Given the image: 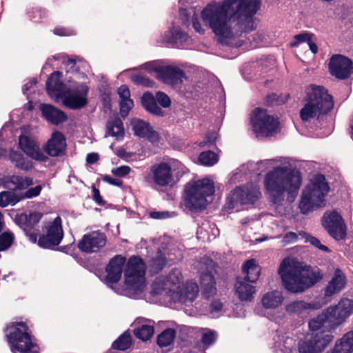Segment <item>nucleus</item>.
<instances>
[{
    "label": "nucleus",
    "mask_w": 353,
    "mask_h": 353,
    "mask_svg": "<svg viewBox=\"0 0 353 353\" xmlns=\"http://www.w3.org/2000/svg\"><path fill=\"white\" fill-rule=\"evenodd\" d=\"M260 7V0L214 1L203 9L201 17L220 43L233 46L235 45L233 41L243 32L255 30L254 16Z\"/></svg>",
    "instance_id": "nucleus-1"
},
{
    "label": "nucleus",
    "mask_w": 353,
    "mask_h": 353,
    "mask_svg": "<svg viewBox=\"0 0 353 353\" xmlns=\"http://www.w3.org/2000/svg\"><path fill=\"white\" fill-rule=\"evenodd\" d=\"M302 177L299 171L285 167H276L267 173L264 179L265 188L270 201L281 205L286 199L289 203L294 201L301 185Z\"/></svg>",
    "instance_id": "nucleus-2"
},
{
    "label": "nucleus",
    "mask_w": 353,
    "mask_h": 353,
    "mask_svg": "<svg viewBox=\"0 0 353 353\" xmlns=\"http://www.w3.org/2000/svg\"><path fill=\"white\" fill-rule=\"evenodd\" d=\"M279 273L285 288L291 292H302L322 279L319 270H313L310 267L292 266L287 259L280 265Z\"/></svg>",
    "instance_id": "nucleus-3"
},
{
    "label": "nucleus",
    "mask_w": 353,
    "mask_h": 353,
    "mask_svg": "<svg viewBox=\"0 0 353 353\" xmlns=\"http://www.w3.org/2000/svg\"><path fill=\"white\" fill-rule=\"evenodd\" d=\"M330 320L326 311L309 321L312 333L308 339L299 343V353H321L325 350L333 339L329 332L335 329Z\"/></svg>",
    "instance_id": "nucleus-4"
},
{
    "label": "nucleus",
    "mask_w": 353,
    "mask_h": 353,
    "mask_svg": "<svg viewBox=\"0 0 353 353\" xmlns=\"http://www.w3.org/2000/svg\"><path fill=\"white\" fill-rule=\"evenodd\" d=\"M305 101L300 110V118L304 123L311 122L314 119L320 121L334 107L333 97L323 86L311 85Z\"/></svg>",
    "instance_id": "nucleus-5"
},
{
    "label": "nucleus",
    "mask_w": 353,
    "mask_h": 353,
    "mask_svg": "<svg viewBox=\"0 0 353 353\" xmlns=\"http://www.w3.org/2000/svg\"><path fill=\"white\" fill-rule=\"evenodd\" d=\"M214 191L213 181L208 178L190 181L185 186L183 205L192 212L204 210L208 203L207 198L212 196Z\"/></svg>",
    "instance_id": "nucleus-6"
},
{
    "label": "nucleus",
    "mask_w": 353,
    "mask_h": 353,
    "mask_svg": "<svg viewBox=\"0 0 353 353\" xmlns=\"http://www.w3.org/2000/svg\"><path fill=\"white\" fill-rule=\"evenodd\" d=\"M330 191V186L324 175L314 176L303 191L299 208L302 214L325 205V197Z\"/></svg>",
    "instance_id": "nucleus-7"
},
{
    "label": "nucleus",
    "mask_w": 353,
    "mask_h": 353,
    "mask_svg": "<svg viewBox=\"0 0 353 353\" xmlns=\"http://www.w3.org/2000/svg\"><path fill=\"white\" fill-rule=\"evenodd\" d=\"M6 337L12 353H39V347L32 342L28 325L14 322L6 328Z\"/></svg>",
    "instance_id": "nucleus-8"
},
{
    "label": "nucleus",
    "mask_w": 353,
    "mask_h": 353,
    "mask_svg": "<svg viewBox=\"0 0 353 353\" xmlns=\"http://www.w3.org/2000/svg\"><path fill=\"white\" fill-rule=\"evenodd\" d=\"M146 265L138 256H130L124 269L125 285L126 290L139 294L145 287Z\"/></svg>",
    "instance_id": "nucleus-9"
},
{
    "label": "nucleus",
    "mask_w": 353,
    "mask_h": 353,
    "mask_svg": "<svg viewBox=\"0 0 353 353\" xmlns=\"http://www.w3.org/2000/svg\"><path fill=\"white\" fill-rule=\"evenodd\" d=\"M261 197L259 185L247 183L234 188L227 198L226 205L230 210L236 209L239 206L254 204Z\"/></svg>",
    "instance_id": "nucleus-10"
},
{
    "label": "nucleus",
    "mask_w": 353,
    "mask_h": 353,
    "mask_svg": "<svg viewBox=\"0 0 353 353\" xmlns=\"http://www.w3.org/2000/svg\"><path fill=\"white\" fill-rule=\"evenodd\" d=\"M250 122L253 131L263 137L272 135L277 131L280 124L277 119L268 114L266 110L260 108L254 109Z\"/></svg>",
    "instance_id": "nucleus-11"
},
{
    "label": "nucleus",
    "mask_w": 353,
    "mask_h": 353,
    "mask_svg": "<svg viewBox=\"0 0 353 353\" xmlns=\"http://www.w3.org/2000/svg\"><path fill=\"white\" fill-rule=\"evenodd\" d=\"M63 234L62 220L57 216L45 226L43 234L37 237V244L42 248L53 250L61 242Z\"/></svg>",
    "instance_id": "nucleus-12"
},
{
    "label": "nucleus",
    "mask_w": 353,
    "mask_h": 353,
    "mask_svg": "<svg viewBox=\"0 0 353 353\" xmlns=\"http://www.w3.org/2000/svg\"><path fill=\"white\" fill-rule=\"evenodd\" d=\"M322 225L329 235L336 241L346 237V225L341 215L336 210L327 211L322 218Z\"/></svg>",
    "instance_id": "nucleus-13"
},
{
    "label": "nucleus",
    "mask_w": 353,
    "mask_h": 353,
    "mask_svg": "<svg viewBox=\"0 0 353 353\" xmlns=\"http://www.w3.org/2000/svg\"><path fill=\"white\" fill-rule=\"evenodd\" d=\"M42 214L37 212H30L29 214H17L14 217L15 223L23 230L25 234L32 243H35L37 241L39 230L37 229Z\"/></svg>",
    "instance_id": "nucleus-14"
},
{
    "label": "nucleus",
    "mask_w": 353,
    "mask_h": 353,
    "mask_svg": "<svg viewBox=\"0 0 353 353\" xmlns=\"http://www.w3.org/2000/svg\"><path fill=\"white\" fill-rule=\"evenodd\" d=\"M144 181L159 187H167L172 185L173 176L171 166L165 162L152 165L150 172L144 177Z\"/></svg>",
    "instance_id": "nucleus-15"
},
{
    "label": "nucleus",
    "mask_w": 353,
    "mask_h": 353,
    "mask_svg": "<svg viewBox=\"0 0 353 353\" xmlns=\"http://www.w3.org/2000/svg\"><path fill=\"white\" fill-rule=\"evenodd\" d=\"M353 310V300L343 298L334 306H330L326 310L330 316V321L335 328L343 323L348 318Z\"/></svg>",
    "instance_id": "nucleus-16"
},
{
    "label": "nucleus",
    "mask_w": 353,
    "mask_h": 353,
    "mask_svg": "<svg viewBox=\"0 0 353 353\" xmlns=\"http://www.w3.org/2000/svg\"><path fill=\"white\" fill-rule=\"evenodd\" d=\"M106 243L105 233L100 231H92L84 234L77 244L78 248L84 253L97 252Z\"/></svg>",
    "instance_id": "nucleus-17"
},
{
    "label": "nucleus",
    "mask_w": 353,
    "mask_h": 353,
    "mask_svg": "<svg viewBox=\"0 0 353 353\" xmlns=\"http://www.w3.org/2000/svg\"><path fill=\"white\" fill-rule=\"evenodd\" d=\"M88 87L84 83H79L63 97V103L72 110L83 108L88 103Z\"/></svg>",
    "instance_id": "nucleus-18"
},
{
    "label": "nucleus",
    "mask_w": 353,
    "mask_h": 353,
    "mask_svg": "<svg viewBox=\"0 0 353 353\" xmlns=\"http://www.w3.org/2000/svg\"><path fill=\"white\" fill-rule=\"evenodd\" d=\"M19 148L29 157L39 162L46 163L49 158L40 148L35 139L26 134H21L19 138Z\"/></svg>",
    "instance_id": "nucleus-19"
},
{
    "label": "nucleus",
    "mask_w": 353,
    "mask_h": 353,
    "mask_svg": "<svg viewBox=\"0 0 353 353\" xmlns=\"http://www.w3.org/2000/svg\"><path fill=\"white\" fill-rule=\"evenodd\" d=\"M329 69L332 75L339 79H346L350 77L353 70L352 60L341 54H335L330 59Z\"/></svg>",
    "instance_id": "nucleus-20"
},
{
    "label": "nucleus",
    "mask_w": 353,
    "mask_h": 353,
    "mask_svg": "<svg viewBox=\"0 0 353 353\" xmlns=\"http://www.w3.org/2000/svg\"><path fill=\"white\" fill-rule=\"evenodd\" d=\"M155 72L158 79L172 86L181 85L185 79L184 71L176 66H160L155 68Z\"/></svg>",
    "instance_id": "nucleus-21"
},
{
    "label": "nucleus",
    "mask_w": 353,
    "mask_h": 353,
    "mask_svg": "<svg viewBox=\"0 0 353 353\" xmlns=\"http://www.w3.org/2000/svg\"><path fill=\"white\" fill-rule=\"evenodd\" d=\"M66 139L63 134L58 130L54 131L42 150L47 156L58 157L64 154L66 150Z\"/></svg>",
    "instance_id": "nucleus-22"
},
{
    "label": "nucleus",
    "mask_w": 353,
    "mask_h": 353,
    "mask_svg": "<svg viewBox=\"0 0 353 353\" xmlns=\"http://www.w3.org/2000/svg\"><path fill=\"white\" fill-rule=\"evenodd\" d=\"M125 262V257L119 254L110 259L105 268L107 274L105 281L107 285L117 283L119 281Z\"/></svg>",
    "instance_id": "nucleus-23"
},
{
    "label": "nucleus",
    "mask_w": 353,
    "mask_h": 353,
    "mask_svg": "<svg viewBox=\"0 0 353 353\" xmlns=\"http://www.w3.org/2000/svg\"><path fill=\"white\" fill-rule=\"evenodd\" d=\"M346 284V275L338 268L335 269L331 280L325 288L324 295L327 297L332 296L342 291L345 288Z\"/></svg>",
    "instance_id": "nucleus-24"
},
{
    "label": "nucleus",
    "mask_w": 353,
    "mask_h": 353,
    "mask_svg": "<svg viewBox=\"0 0 353 353\" xmlns=\"http://www.w3.org/2000/svg\"><path fill=\"white\" fill-rule=\"evenodd\" d=\"M131 125L135 135L145 138L152 143L159 141L158 133L152 129L148 123L139 119H134L132 120Z\"/></svg>",
    "instance_id": "nucleus-25"
},
{
    "label": "nucleus",
    "mask_w": 353,
    "mask_h": 353,
    "mask_svg": "<svg viewBox=\"0 0 353 353\" xmlns=\"http://www.w3.org/2000/svg\"><path fill=\"white\" fill-rule=\"evenodd\" d=\"M200 284L202 296L205 299H210L216 294V283L212 270H208L201 274Z\"/></svg>",
    "instance_id": "nucleus-26"
},
{
    "label": "nucleus",
    "mask_w": 353,
    "mask_h": 353,
    "mask_svg": "<svg viewBox=\"0 0 353 353\" xmlns=\"http://www.w3.org/2000/svg\"><path fill=\"white\" fill-rule=\"evenodd\" d=\"M39 109L45 119L53 125H58L65 121L68 119L64 112L52 105L41 103Z\"/></svg>",
    "instance_id": "nucleus-27"
},
{
    "label": "nucleus",
    "mask_w": 353,
    "mask_h": 353,
    "mask_svg": "<svg viewBox=\"0 0 353 353\" xmlns=\"http://www.w3.org/2000/svg\"><path fill=\"white\" fill-rule=\"evenodd\" d=\"M188 39V34L179 26H172L164 33L163 40L174 48H183Z\"/></svg>",
    "instance_id": "nucleus-28"
},
{
    "label": "nucleus",
    "mask_w": 353,
    "mask_h": 353,
    "mask_svg": "<svg viewBox=\"0 0 353 353\" xmlns=\"http://www.w3.org/2000/svg\"><path fill=\"white\" fill-rule=\"evenodd\" d=\"M62 73L55 71L50 74L46 81V90L51 97L58 98L64 92L65 85L61 81Z\"/></svg>",
    "instance_id": "nucleus-29"
},
{
    "label": "nucleus",
    "mask_w": 353,
    "mask_h": 353,
    "mask_svg": "<svg viewBox=\"0 0 353 353\" xmlns=\"http://www.w3.org/2000/svg\"><path fill=\"white\" fill-rule=\"evenodd\" d=\"M243 273L245 274L244 280L254 283L260 276L261 268L254 259L246 261L242 265Z\"/></svg>",
    "instance_id": "nucleus-30"
},
{
    "label": "nucleus",
    "mask_w": 353,
    "mask_h": 353,
    "mask_svg": "<svg viewBox=\"0 0 353 353\" xmlns=\"http://www.w3.org/2000/svg\"><path fill=\"white\" fill-rule=\"evenodd\" d=\"M246 280L237 281L235 284V293L241 301H251L255 293V288Z\"/></svg>",
    "instance_id": "nucleus-31"
},
{
    "label": "nucleus",
    "mask_w": 353,
    "mask_h": 353,
    "mask_svg": "<svg viewBox=\"0 0 353 353\" xmlns=\"http://www.w3.org/2000/svg\"><path fill=\"white\" fill-rule=\"evenodd\" d=\"M33 183L32 179L28 176L12 175L7 178L6 187L10 190H24Z\"/></svg>",
    "instance_id": "nucleus-32"
},
{
    "label": "nucleus",
    "mask_w": 353,
    "mask_h": 353,
    "mask_svg": "<svg viewBox=\"0 0 353 353\" xmlns=\"http://www.w3.org/2000/svg\"><path fill=\"white\" fill-rule=\"evenodd\" d=\"M199 292L198 284L194 281H188L179 292L180 299L184 303L192 302L197 297Z\"/></svg>",
    "instance_id": "nucleus-33"
},
{
    "label": "nucleus",
    "mask_w": 353,
    "mask_h": 353,
    "mask_svg": "<svg viewBox=\"0 0 353 353\" xmlns=\"http://www.w3.org/2000/svg\"><path fill=\"white\" fill-rule=\"evenodd\" d=\"M319 307L316 303H307L303 301H295L285 306V310L289 314H302L304 311L316 310Z\"/></svg>",
    "instance_id": "nucleus-34"
},
{
    "label": "nucleus",
    "mask_w": 353,
    "mask_h": 353,
    "mask_svg": "<svg viewBox=\"0 0 353 353\" xmlns=\"http://www.w3.org/2000/svg\"><path fill=\"white\" fill-rule=\"evenodd\" d=\"M107 133L109 136L116 137L117 140L122 139L124 135L123 123L119 117L111 118L108 121Z\"/></svg>",
    "instance_id": "nucleus-35"
},
{
    "label": "nucleus",
    "mask_w": 353,
    "mask_h": 353,
    "mask_svg": "<svg viewBox=\"0 0 353 353\" xmlns=\"http://www.w3.org/2000/svg\"><path fill=\"white\" fill-rule=\"evenodd\" d=\"M283 297L279 291H272L266 293L262 298L261 302L265 308H276L283 302Z\"/></svg>",
    "instance_id": "nucleus-36"
},
{
    "label": "nucleus",
    "mask_w": 353,
    "mask_h": 353,
    "mask_svg": "<svg viewBox=\"0 0 353 353\" xmlns=\"http://www.w3.org/2000/svg\"><path fill=\"white\" fill-rule=\"evenodd\" d=\"M141 101L143 106L147 111L154 115H162L163 111L161 108L158 106L157 100L151 93H144Z\"/></svg>",
    "instance_id": "nucleus-37"
},
{
    "label": "nucleus",
    "mask_w": 353,
    "mask_h": 353,
    "mask_svg": "<svg viewBox=\"0 0 353 353\" xmlns=\"http://www.w3.org/2000/svg\"><path fill=\"white\" fill-rule=\"evenodd\" d=\"M175 337V330L167 328L158 336L157 344L161 347H168L173 343Z\"/></svg>",
    "instance_id": "nucleus-38"
},
{
    "label": "nucleus",
    "mask_w": 353,
    "mask_h": 353,
    "mask_svg": "<svg viewBox=\"0 0 353 353\" xmlns=\"http://www.w3.org/2000/svg\"><path fill=\"white\" fill-rule=\"evenodd\" d=\"M132 345V337L128 332L120 335L112 344V348L120 351L128 350Z\"/></svg>",
    "instance_id": "nucleus-39"
},
{
    "label": "nucleus",
    "mask_w": 353,
    "mask_h": 353,
    "mask_svg": "<svg viewBox=\"0 0 353 353\" xmlns=\"http://www.w3.org/2000/svg\"><path fill=\"white\" fill-rule=\"evenodd\" d=\"M154 333V328L152 325L143 324L134 330V336L143 341L149 340Z\"/></svg>",
    "instance_id": "nucleus-40"
},
{
    "label": "nucleus",
    "mask_w": 353,
    "mask_h": 353,
    "mask_svg": "<svg viewBox=\"0 0 353 353\" xmlns=\"http://www.w3.org/2000/svg\"><path fill=\"white\" fill-rule=\"evenodd\" d=\"M21 199V196L17 195L13 192L3 191L0 192V206L1 208L7 207L9 205H14Z\"/></svg>",
    "instance_id": "nucleus-41"
},
{
    "label": "nucleus",
    "mask_w": 353,
    "mask_h": 353,
    "mask_svg": "<svg viewBox=\"0 0 353 353\" xmlns=\"http://www.w3.org/2000/svg\"><path fill=\"white\" fill-rule=\"evenodd\" d=\"M11 159L15 166L22 170L29 171L34 168L32 161L21 154H13L11 155Z\"/></svg>",
    "instance_id": "nucleus-42"
},
{
    "label": "nucleus",
    "mask_w": 353,
    "mask_h": 353,
    "mask_svg": "<svg viewBox=\"0 0 353 353\" xmlns=\"http://www.w3.org/2000/svg\"><path fill=\"white\" fill-rule=\"evenodd\" d=\"M174 291V289H170L168 285L164 276L157 277L152 284V292L154 294H161L163 292L169 293Z\"/></svg>",
    "instance_id": "nucleus-43"
},
{
    "label": "nucleus",
    "mask_w": 353,
    "mask_h": 353,
    "mask_svg": "<svg viewBox=\"0 0 353 353\" xmlns=\"http://www.w3.org/2000/svg\"><path fill=\"white\" fill-rule=\"evenodd\" d=\"M164 278L170 289H173L174 287L179 288V285L183 279L181 272L176 268L172 270Z\"/></svg>",
    "instance_id": "nucleus-44"
},
{
    "label": "nucleus",
    "mask_w": 353,
    "mask_h": 353,
    "mask_svg": "<svg viewBox=\"0 0 353 353\" xmlns=\"http://www.w3.org/2000/svg\"><path fill=\"white\" fill-rule=\"evenodd\" d=\"M218 161L217 154L211 150L202 152L199 156V161L203 165L212 166L216 164Z\"/></svg>",
    "instance_id": "nucleus-45"
},
{
    "label": "nucleus",
    "mask_w": 353,
    "mask_h": 353,
    "mask_svg": "<svg viewBox=\"0 0 353 353\" xmlns=\"http://www.w3.org/2000/svg\"><path fill=\"white\" fill-rule=\"evenodd\" d=\"M15 239L14 233L10 230L0 233V252L8 250Z\"/></svg>",
    "instance_id": "nucleus-46"
},
{
    "label": "nucleus",
    "mask_w": 353,
    "mask_h": 353,
    "mask_svg": "<svg viewBox=\"0 0 353 353\" xmlns=\"http://www.w3.org/2000/svg\"><path fill=\"white\" fill-rule=\"evenodd\" d=\"M166 264V258L163 254L159 252L157 256L151 261V270L154 273L160 272Z\"/></svg>",
    "instance_id": "nucleus-47"
},
{
    "label": "nucleus",
    "mask_w": 353,
    "mask_h": 353,
    "mask_svg": "<svg viewBox=\"0 0 353 353\" xmlns=\"http://www.w3.org/2000/svg\"><path fill=\"white\" fill-rule=\"evenodd\" d=\"M299 235H300L303 238H304L305 242L310 243L311 245L319 248V250H321L323 252H330L328 247H327L326 245H322L320 241L317 238L312 236L305 232H300L299 233Z\"/></svg>",
    "instance_id": "nucleus-48"
},
{
    "label": "nucleus",
    "mask_w": 353,
    "mask_h": 353,
    "mask_svg": "<svg viewBox=\"0 0 353 353\" xmlns=\"http://www.w3.org/2000/svg\"><path fill=\"white\" fill-rule=\"evenodd\" d=\"M216 332L214 330H208L202 335L201 341L203 346L208 348L210 345L214 344L216 340Z\"/></svg>",
    "instance_id": "nucleus-49"
},
{
    "label": "nucleus",
    "mask_w": 353,
    "mask_h": 353,
    "mask_svg": "<svg viewBox=\"0 0 353 353\" xmlns=\"http://www.w3.org/2000/svg\"><path fill=\"white\" fill-rule=\"evenodd\" d=\"M119 106L121 115L124 118L128 115L129 112L133 108L134 102L131 99L121 100Z\"/></svg>",
    "instance_id": "nucleus-50"
},
{
    "label": "nucleus",
    "mask_w": 353,
    "mask_h": 353,
    "mask_svg": "<svg viewBox=\"0 0 353 353\" xmlns=\"http://www.w3.org/2000/svg\"><path fill=\"white\" fill-rule=\"evenodd\" d=\"M312 34L308 32H303L301 34H296L294 37V41L290 43L291 47H297L300 43L303 42H308V41L312 38Z\"/></svg>",
    "instance_id": "nucleus-51"
},
{
    "label": "nucleus",
    "mask_w": 353,
    "mask_h": 353,
    "mask_svg": "<svg viewBox=\"0 0 353 353\" xmlns=\"http://www.w3.org/2000/svg\"><path fill=\"white\" fill-rule=\"evenodd\" d=\"M131 171V168L128 165H121L112 169V174L117 177L123 178L127 176Z\"/></svg>",
    "instance_id": "nucleus-52"
},
{
    "label": "nucleus",
    "mask_w": 353,
    "mask_h": 353,
    "mask_svg": "<svg viewBox=\"0 0 353 353\" xmlns=\"http://www.w3.org/2000/svg\"><path fill=\"white\" fill-rule=\"evenodd\" d=\"M46 12L41 8H32L29 12V17L34 22H39L41 19L46 17Z\"/></svg>",
    "instance_id": "nucleus-53"
},
{
    "label": "nucleus",
    "mask_w": 353,
    "mask_h": 353,
    "mask_svg": "<svg viewBox=\"0 0 353 353\" xmlns=\"http://www.w3.org/2000/svg\"><path fill=\"white\" fill-rule=\"evenodd\" d=\"M42 190V186L41 185H37L35 187L30 188L28 189L23 196L21 197L23 199H32L39 196Z\"/></svg>",
    "instance_id": "nucleus-54"
},
{
    "label": "nucleus",
    "mask_w": 353,
    "mask_h": 353,
    "mask_svg": "<svg viewBox=\"0 0 353 353\" xmlns=\"http://www.w3.org/2000/svg\"><path fill=\"white\" fill-rule=\"evenodd\" d=\"M155 99L163 108H168L170 105L171 101L169 97L163 92H157Z\"/></svg>",
    "instance_id": "nucleus-55"
},
{
    "label": "nucleus",
    "mask_w": 353,
    "mask_h": 353,
    "mask_svg": "<svg viewBox=\"0 0 353 353\" xmlns=\"http://www.w3.org/2000/svg\"><path fill=\"white\" fill-rule=\"evenodd\" d=\"M297 240L298 234L294 232H289L283 235L282 242L286 245L295 243Z\"/></svg>",
    "instance_id": "nucleus-56"
},
{
    "label": "nucleus",
    "mask_w": 353,
    "mask_h": 353,
    "mask_svg": "<svg viewBox=\"0 0 353 353\" xmlns=\"http://www.w3.org/2000/svg\"><path fill=\"white\" fill-rule=\"evenodd\" d=\"M117 92L121 100L130 99V92L128 87L126 85H121L118 88Z\"/></svg>",
    "instance_id": "nucleus-57"
},
{
    "label": "nucleus",
    "mask_w": 353,
    "mask_h": 353,
    "mask_svg": "<svg viewBox=\"0 0 353 353\" xmlns=\"http://www.w3.org/2000/svg\"><path fill=\"white\" fill-rule=\"evenodd\" d=\"M102 180L104 182H106L110 185L121 187L123 185V181L118 179H114L111 177L110 175L105 174L102 176Z\"/></svg>",
    "instance_id": "nucleus-58"
},
{
    "label": "nucleus",
    "mask_w": 353,
    "mask_h": 353,
    "mask_svg": "<svg viewBox=\"0 0 353 353\" xmlns=\"http://www.w3.org/2000/svg\"><path fill=\"white\" fill-rule=\"evenodd\" d=\"M222 308L223 303L219 299H214L210 304V311L212 313L220 312Z\"/></svg>",
    "instance_id": "nucleus-59"
},
{
    "label": "nucleus",
    "mask_w": 353,
    "mask_h": 353,
    "mask_svg": "<svg viewBox=\"0 0 353 353\" xmlns=\"http://www.w3.org/2000/svg\"><path fill=\"white\" fill-rule=\"evenodd\" d=\"M192 27L194 29V30L201 34H203L205 33L204 28H202L198 17L196 15H194L192 18Z\"/></svg>",
    "instance_id": "nucleus-60"
},
{
    "label": "nucleus",
    "mask_w": 353,
    "mask_h": 353,
    "mask_svg": "<svg viewBox=\"0 0 353 353\" xmlns=\"http://www.w3.org/2000/svg\"><path fill=\"white\" fill-rule=\"evenodd\" d=\"M92 199L97 204L100 205H103L105 204V201L101 196L99 190L94 185L92 186Z\"/></svg>",
    "instance_id": "nucleus-61"
},
{
    "label": "nucleus",
    "mask_w": 353,
    "mask_h": 353,
    "mask_svg": "<svg viewBox=\"0 0 353 353\" xmlns=\"http://www.w3.org/2000/svg\"><path fill=\"white\" fill-rule=\"evenodd\" d=\"M149 216L154 219H163L169 217V212L166 211H152L149 213Z\"/></svg>",
    "instance_id": "nucleus-62"
},
{
    "label": "nucleus",
    "mask_w": 353,
    "mask_h": 353,
    "mask_svg": "<svg viewBox=\"0 0 353 353\" xmlns=\"http://www.w3.org/2000/svg\"><path fill=\"white\" fill-rule=\"evenodd\" d=\"M53 32L54 34L59 36H70L73 34L72 30L61 27L55 28L53 30Z\"/></svg>",
    "instance_id": "nucleus-63"
},
{
    "label": "nucleus",
    "mask_w": 353,
    "mask_h": 353,
    "mask_svg": "<svg viewBox=\"0 0 353 353\" xmlns=\"http://www.w3.org/2000/svg\"><path fill=\"white\" fill-rule=\"evenodd\" d=\"M116 154L119 158L125 161H129L133 156V153L128 152L123 148H119Z\"/></svg>",
    "instance_id": "nucleus-64"
}]
</instances>
